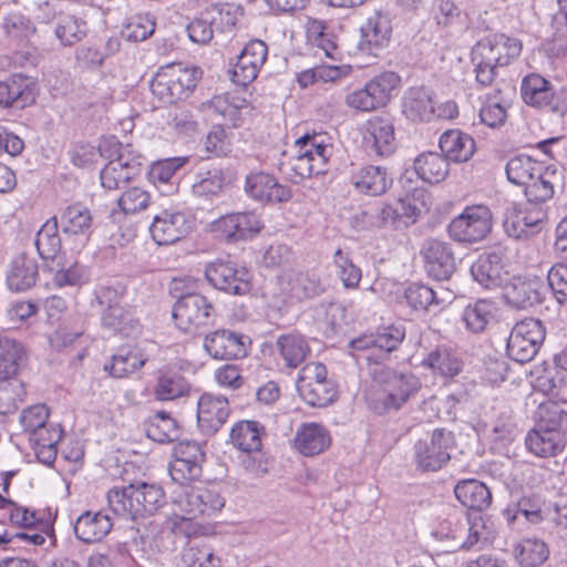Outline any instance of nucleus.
<instances>
[{
  "mask_svg": "<svg viewBox=\"0 0 567 567\" xmlns=\"http://www.w3.org/2000/svg\"><path fill=\"white\" fill-rule=\"evenodd\" d=\"M176 213L164 210L154 217L150 227L153 239L158 245H172L177 241Z\"/></svg>",
  "mask_w": 567,
  "mask_h": 567,
  "instance_id": "4d7b16f0",
  "label": "nucleus"
},
{
  "mask_svg": "<svg viewBox=\"0 0 567 567\" xmlns=\"http://www.w3.org/2000/svg\"><path fill=\"white\" fill-rule=\"evenodd\" d=\"M351 183L360 193L380 196L392 186L393 179L385 167L367 165L353 172Z\"/></svg>",
  "mask_w": 567,
  "mask_h": 567,
  "instance_id": "c756f323",
  "label": "nucleus"
},
{
  "mask_svg": "<svg viewBox=\"0 0 567 567\" xmlns=\"http://www.w3.org/2000/svg\"><path fill=\"white\" fill-rule=\"evenodd\" d=\"M296 155L291 168L300 178L324 174L332 155V146L322 133L305 134L295 143Z\"/></svg>",
  "mask_w": 567,
  "mask_h": 567,
  "instance_id": "20e7f679",
  "label": "nucleus"
},
{
  "mask_svg": "<svg viewBox=\"0 0 567 567\" xmlns=\"http://www.w3.org/2000/svg\"><path fill=\"white\" fill-rule=\"evenodd\" d=\"M268 48L261 40H251L241 50L237 63L231 70V81L240 86H247L258 75L267 60Z\"/></svg>",
  "mask_w": 567,
  "mask_h": 567,
  "instance_id": "4be33fe9",
  "label": "nucleus"
},
{
  "mask_svg": "<svg viewBox=\"0 0 567 567\" xmlns=\"http://www.w3.org/2000/svg\"><path fill=\"white\" fill-rule=\"evenodd\" d=\"M454 493L462 505L472 511L482 512L492 503V493L488 487L474 478L458 482Z\"/></svg>",
  "mask_w": 567,
  "mask_h": 567,
  "instance_id": "4c0bfd02",
  "label": "nucleus"
},
{
  "mask_svg": "<svg viewBox=\"0 0 567 567\" xmlns=\"http://www.w3.org/2000/svg\"><path fill=\"white\" fill-rule=\"evenodd\" d=\"M276 348L289 369L299 367L311 350L306 338L298 332L281 334L277 338Z\"/></svg>",
  "mask_w": 567,
  "mask_h": 567,
  "instance_id": "e433bc0d",
  "label": "nucleus"
},
{
  "mask_svg": "<svg viewBox=\"0 0 567 567\" xmlns=\"http://www.w3.org/2000/svg\"><path fill=\"white\" fill-rule=\"evenodd\" d=\"M413 166L416 175L430 184L443 182L450 169L446 158L435 152L422 153L414 159Z\"/></svg>",
  "mask_w": 567,
  "mask_h": 567,
  "instance_id": "79ce46f5",
  "label": "nucleus"
},
{
  "mask_svg": "<svg viewBox=\"0 0 567 567\" xmlns=\"http://www.w3.org/2000/svg\"><path fill=\"white\" fill-rule=\"evenodd\" d=\"M35 247L40 257L44 260L54 259L61 250V238L59 235V220L56 217L48 219L38 230Z\"/></svg>",
  "mask_w": 567,
  "mask_h": 567,
  "instance_id": "09e8293b",
  "label": "nucleus"
},
{
  "mask_svg": "<svg viewBox=\"0 0 567 567\" xmlns=\"http://www.w3.org/2000/svg\"><path fill=\"white\" fill-rule=\"evenodd\" d=\"M505 514L508 522L522 515L529 523L538 524L549 515V505L538 495L524 496L513 507H508Z\"/></svg>",
  "mask_w": 567,
  "mask_h": 567,
  "instance_id": "de8ad7c7",
  "label": "nucleus"
},
{
  "mask_svg": "<svg viewBox=\"0 0 567 567\" xmlns=\"http://www.w3.org/2000/svg\"><path fill=\"white\" fill-rule=\"evenodd\" d=\"M548 556L547 544L537 538H525L515 548V557L522 567H539Z\"/></svg>",
  "mask_w": 567,
  "mask_h": 567,
  "instance_id": "3c124183",
  "label": "nucleus"
},
{
  "mask_svg": "<svg viewBox=\"0 0 567 567\" xmlns=\"http://www.w3.org/2000/svg\"><path fill=\"white\" fill-rule=\"evenodd\" d=\"M42 23H54V34L64 47L82 41L87 34L86 21L73 13L60 11L52 17H40Z\"/></svg>",
  "mask_w": 567,
  "mask_h": 567,
  "instance_id": "bb28decb",
  "label": "nucleus"
},
{
  "mask_svg": "<svg viewBox=\"0 0 567 567\" xmlns=\"http://www.w3.org/2000/svg\"><path fill=\"white\" fill-rule=\"evenodd\" d=\"M39 277V267L34 258L20 254L11 262L7 275V284L12 291H25L33 287Z\"/></svg>",
  "mask_w": 567,
  "mask_h": 567,
  "instance_id": "2f4dec72",
  "label": "nucleus"
},
{
  "mask_svg": "<svg viewBox=\"0 0 567 567\" xmlns=\"http://www.w3.org/2000/svg\"><path fill=\"white\" fill-rule=\"evenodd\" d=\"M205 453L196 441L179 440V474L184 481H195L202 476V462Z\"/></svg>",
  "mask_w": 567,
  "mask_h": 567,
  "instance_id": "c03bdc74",
  "label": "nucleus"
},
{
  "mask_svg": "<svg viewBox=\"0 0 567 567\" xmlns=\"http://www.w3.org/2000/svg\"><path fill=\"white\" fill-rule=\"evenodd\" d=\"M174 63L167 64L154 78L151 83V91L157 100L164 105L175 104V81L171 79L166 70L172 69Z\"/></svg>",
  "mask_w": 567,
  "mask_h": 567,
  "instance_id": "0e129e2a",
  "label": "nucleus"
},
{
  "mask_svg": "<svg viewBox=\"0 0 567 567\" xmlns=\"http://www.w3.org/2000/svg\"><path fill=\"white\" fill-rule=\"evenodd\" d=\"M427 275L436 280H447L455 271V257L449 243L430 238L421 247Z\"/></svg>",
  "mask_w": 567,
  "mask_h": 567,
  "instance_id": "6ab92c4d",
  "label": "nucleus"
},
{
  "mask_svg": "<svg viewBox=\"0 0 567 567\" xmlns=\"http://www.w3.org/2000/svg\"><path fill=\"white\" fill-rule=\"evenodd\" d=\"M25 361L24 347L16 339L0 336V380L14 377Z\"/></svg>",
  "mask_w": 567,
  "mask_h": 567,
  "instance_id": "58836bf2",
  "label": "nucleus"
},
{
  "mask_svg": "<svg viewBox=\"0 0 567 567\" xmlns=\"http://www.w3.org/2000/svg\"><path fill=\"white\" fill-rule=\"evenodd\" d=\"M545 286L538 278L517 279L505 290L506 303L516 309H527L544 300Z\"/></svg>",
  "mask_w": 567,
  "mask_h": 567,
  "instance_id": "cd10ccee",
  "label": "nucleus"
},
{
  "mask_svg": "<svg viewBox=\"0 0 567 567\" xmlns=\"http://www.w3.org/2000/svg\"><path fill=\"white\" fill-rule=\"evenodd\" d=\"M546 331L540 320L525 318L517 322L507 338V355L516 362L534 359L545 340Z\"/></svg>",
  "mask_w": 567,
  "mask_h": 567,
  "instance_id": "1a4fd4ad",
  "label": "nucleus"
},
{
  "mask_svg": "<svg viewBox=\"0 0 567 567\" xmlns=\"http://www.w3.org/2000/svg\"><path fill=\"white\" fill-rule=\"evenodd\" d=\"M358 48L361 52L378 55L385 48L392 34V21L389 12L374 11L360 29Z\"/></svg>",
  "mask_w": 567,
  "mask_h": 567,
  "instance_id": "412c9836",
  "label": "nucleus"
},
{
  "mask_svg": "<svg viewBox=\"0 0 567 567\" xmlns=\"http://www.w3.org/2000/svg\"><path fill=\"white\" fill-rule=\"evenodd\" d=\"M112 526L111 518L106 514L87 511L76 519L74 533L83 543H95L104 538Z\"/></svg>",
  "mask_w": 567,
  "mask_h": 567,
  "instance_id": "72a5a7b5",
  "label": "nucleus"
},
{
  "mask_svg": "<svg viewBox=\"0 0 567 567\" xmlns=\"http://www.w3.org/2000/svg\"><path fill=\"white\" fill-rule=\"evenodd\" d=\"M251 341L241 332L217 329L204 338V349L215 360H238L248 354Z\"/></svg>",
  "mask_w": 567,
  "mask_h": 567,
  "instance_id": "ddd939ff",
  "label": "nucleus"
},
{
  "mask_svg": "<svg viewBox=\"0 0 567 567\" xmlns=\"http://www.w3.org/2000/svg\"><path fill=\"white\" fill-rule=\"evenodd\" d=\"M179 567H215L213 553L195 542L183 550Z\"/></svg>",
  "mask_w": 567,
  "mask_h": 567,
  "instance_id": "338daca9",
  "label": "nucleus"
},
{
  "mask_svg": "<svg viewBox=\"0 0 567 567\" xmlns=\"http://www.w3.org/2000/svg\"><path fill=\"white\" fill-rule=\"evenodd\" d=\"M466 525V528L453 530L451 535L445 533L443 527L434 532L433 535L439 539L451 537L454 540H458L457 547L466 550L481 542H487L488 532L481 515L468 516Z\"/></svg>",
  "mask_w": 567,
  "mask_h": 567,
  "instance_id": "f704fd0d",
  "label": "nucleus"
},
{
  "mask_svg": "<svg viewBox=\"0 0 567 567\" xmlns=\"http://www.w3.org/2000/svg\"><path fill=\"white\" fill-rule=\"evenodd\" d=\"M421 214L414 195L382 202L375 214V226L380 228L402 229L416 223Z\"/></svg>",
  "mask_w": 567,
  "mask_h": 567,
  "instance_id": "4468645a",
  "label": "nucleus"
},
{
  "mask_svg": "<svg viewBox=\"0 0 567 567\" xmlns=\"http://www.w3.org/2000/svg\"><path fill=\"white\" fill-rule=\"evenodd\" d=\"M363 147L370 156L388 157L396 148L394 125L390 118L373 116L364 125Z\"/></svg>",
  "mask_w": 567,
  "mask_h": 567,
  "instance_id": "f3484780",
  "label": "nucleus"
},
{
  "mask_svg": "<svg viewBox=\"0 0 567 567\" xmlns=\"http://www.w3.org/2000/svg\"><path fill=\"white\" fill-rule=\"evenodd\" d=\"M522 49L523 44L518 39L504 33H496L480 40L474 47L472 54L502 68L517 59Z\"/></svg>",
  "mask_w": 567,
  "mask_h": 567,
  "instance_id": "dca6fc26",
  "label": "nucleus"
},
{
  "mask_svg": "<svg viewBox=\"0 0 567 567\" xmlns=\"http://www.w3.org/2000/svg\"><path fill=\"white\" fill-rule=\"evenodd\" d=\"M542 164L527 155L512 157L505 167L507 178L511 183L525 186L533 179L537 172L542 171Z\"/></svg>",
  "mask_w": 567,
  "mask_h": 567,
  "instance_id": "603ef678",
  "label": "nucleus"
},
{
  "mask_svg": "<svg viewBox=\"0 0 567 567\" xmlns=\"http://www.w3.org/2000/svg\"><path fill=\"white\" fill-rule=\"evenodd\" d=\"M205 276L214 288L229 295L244 296L251 289L248 269L228 259H217L208 264Z\"/></svg>",
  "mask_w": 567,
  "mask_h": 567,
  "instance_id": "9d476101",
  "label": "nucleus"
},
{
  "mask_svg": "<svg viewBox=\"0 0 567 567\" xmlns=\"http://www.w3.org/2000/svg\"><path fill=\"white\" fill-rule=\"evenodd\" d=\"M147 357L136 347H122L104 365V370L114 378H125L144 367Z\"/></svg>",
  "mask_w": 567,
  "mask_h": 567,
  "instance_id": "c9c22d12",
  "label": "nucleus"
},
{
  "mask_svg": "<svg viewBox=\"0 0 567 567\" xmlns=\"http://www.w3.org/2000/svg\"><path fill=\"white\" fill-rule=\"evenodd\" d=\"M539 414L538 423L525 437V445L536 456H556L567 444V411L550 403L540 406Z\"/></svg>",
  "mask_w": 567,
  "mask_h": 567,
  "instance_id": "f03ea898",
  "label": "nucleus"
},
{
  "mask_svg": "<svg viewBox=\"0 0 567 567\" xmlns=\"http://www.w3.org/2000/svg\"><path fill=\"white\" fill-rule=\"evenodd\" d=\"M548 286L556 300L567 303V264L557 262L547 272Z\"/></svg>",
  "mask_w": 567,
  "mask_h": 567,
  "instance_id": "69168bd1",
  "label": "nucleus"
},
{
  "mask_svg": "<svg viewBox=\"0 0 567 567\" xmlns=\"http://www.w3.org/2000/svg\"><path fill=\"white\" fill-rule=\"evenodd\" d=\"M245 192L250 198L262 204L286 203L292 196L289 186L280 184L274 175L265 172L247 175Z\"/></svg>",
  "mask_w": 567,
  "mask_h": 567,
  "instance_id": "aec40b11",
  "label": "nucleus"
},
{
  "mask_svg": "<svg viewBox=\"0 0 567 567\" xmlns=\"http://www.w3.org/2000/svg\"><path fill=\"white\" fill-rule=\"evenodd\" d=\"M177 429L176 421L164 411L157 412L146 427L147 436L158 443H172L175 441Z\"/></svg>",
  "mask_w": 567,
  "mask_h": 567,
  "instance_id": "13d9d810",
  "label": "nucleus"
},
{
  "mask_svg": "<svg viewBox=\"0 0 567 567\" xmlns=\"http://www.w3.org/2000/svg\"><path fill=\"white\" fill-rule=\"evenodd\" d=\"M451 433L436 429L430 437L421 439L414 444V462L422 472L441 470L451 458L449 449Z\"/></svg>",
  "mask_w": 567,
  "mask_h": 567,
  "instance_id": "f8f14e48",
  "label": "nucleus"
},
{
  "mask_svg": "<svg viewBox=\"0 0 567 567\" xmlns=\"http://www.w3.org/2000/svg\"><path fill=\"white\" fill-rule=\"evenodd\" d=\"M212 310V303L203 295L195 292L181 295L179 330L196 334L199 328L208 324Z\"/></svg>",
  "mask_w": 567,
  "mask_h": 567,
  "instance_id": "5701e85b",
  "label": "nucleus"
},
{
  "mask_svg": "<svg viewBox=\"0 0 567 567\" xmlns=\"http://www.w3.org/2000/svg\"><path fill=\"white\" fill-rule=\"evenodd\" d=\"M151 203V194L141 187H131L117 200L121 213L134 215L145 210Z\"/></svg>",
  "mask_w": 567,
  "mask_h": 567,
  "instance_id": "680f3d73",
  "label": "nucleus"
},
{
  "mask_svg": "<svg viewBox=\"0 0 567 567\" xmlns=\"http://www.w3.org/2000/svg\"><path fill=\"white\" fill-rule=\"evenodd\" d=\"M288 295L298 302L313 299L324 292V286L315 274L295 272L288 277Z\"/></svg>",
  "mask_w": 567,
  "mask_h": 567,
  "instance_id": "49530a36",
  "label": "nucleus"
},
{
  "mask_svg": "<svg viewBox=\"0 0 567 567\" xmlns=\"http://www.w3.org/2000/svg\"><path fill=\"white\" fill-rule=\"evenodd\" d=\"M333 265L337 269V276L346 289L352 290L359 287L362 270L353 262L349 252L338 248L333 254Z\"/></svg>",
  "mask_w": 567,
  "mask_h": 567,
  "instance_id": "5fc2aeb1",
  "label": "nucleus"
},
{
  "mask_svg": "<svg viewBox=\"0 0 567 567\" xmlns=\"http://www.w3.org/2000/svg\"><path fill=\"white\" fill-rule=\"evenodd\" d=\"M329 430L316 422L302 423L295 435V449L305 456H316L323 453L331 445Z\"/></svg>",
  "mask_w": 567,
  "mask_h": 567,
  "instance_id": "a878e982",
  "label": "nucleus"
},
{
  "mask_svg": "<svg viewBox=\"0 0 567 567\" xmlns=\"http://www.w3.org/2000/svg\"><path fill=\"white\" fill-rule=\"evenodd\" d=\"M544 217L540 209L528 212L522 209L517 204H511L505 210L503 226L505 233L515 239L527 238L530 228L536 227Z\"/></svg>",
  "mask_w": 567,
  "mask_h": 567,
  "instance_id": "7c9ffc66",
  "label": "nucleus"
},
{
  "mask_svg": "<svg viewBox=\"0 0 567 567\" xmlns=\"http://www.w3.org/2000/svg\"><path fill=\"white\" fill-rule=\"evenodd\" d=\"M104 329L114 334L124 337L135 336L140 332V322L124 307L105 308L101 315Z\"/></svg>",
  "mask_w": 567,
  "mask_h": 567,
  "instance_id": "37998d69",
  "label": "nucleus"
},
{
  "mask_svg": "<svg viewBox=\"0 0 567 567\" xmlns=\"http://www.w3.org/2000/svg\"><path fill=\"white\" fill-rule=\"evenodd\" d=\"M60 221L64 234L86 235L91 229L92 215L87 207L73 204L62 212Z\"/></svg>",
  "mask_w": 567,
  "mask_h": 567,
  "instance_id": "8fccbe9b",
  "label": "nucleus"
},
{
  "mask_svg": "<svg viewBox=\"0 0 567 567\" xmlns=\"http://www.w3.org/2000/svg\"><path fill=\"white\" fill-rule=\"evenodd\" d=\"M523 101L534 109L557 116L567 114V95L563 91H556L550 81L538 73H529L520 84Z\"/></svg>",
  "mask_w": 567,
  "mask_h": 567,
  "instance_id": "423d86ee",
  "label": "nucleus"
},
{
  "mask_svg": "<svg viewBox=\"0 0 567 567\" xmlns=\"http://www.w3.org/2000/svg\"><path fill=\"white\" fill-rule=\"evenodd\" d=\"M154 21L147 14H135L127 19L122 29V35L130 41H144L153 34Z\"/></svg>",
  "mask_w": 567,
  "mask_h": 567,
  "instance_id": "e2e57ef3",
  "label": "nucleus"
},
{
  "mask_svg": "<svg viewBox=\"0 0 567 567\" xmlns=\"http://www.w3.org/2000/svg\"><path fill=\"white\" fill-rule=\"evenodd\" d=\"M507 117L506 109L495 97H487L480 110L481 122L489 127L502 126Z\"/></svg>",
  "mask_w": 567,
  "mask_h": 567,
  "instance_id": "774afa93",
  "label": "nucleus"
},
{
  "mask_svg": "<svg viewBox=\"0 0 567 567\" xmlns=\"http://www.w3.org/2000/svg\"><path fill=\"white\" fill-rule=\"evenodd\" d=\"M107 501L115 514L137 519L154 514L164 504V492L154 484H130L111 489Z\"/></svg>",
  "mask_w": 567,
  "mask_h": 567,
  "instance_id": "7ed1b4c3",
  "label": "nucleus"
},
{
  "mask_svg": "<svg viewBox=\"0 0 567 567\" xmlns=\"http://www.w3.org/2000/svg\"><path fill=\"white\" fill-rule=\"evenodd\" d=\"M197 425L205 435H214L228 420L230 406L224 395L205 393L196 399Z\"/></svg>",
  "mask_w": 567,
  "mask_h": 567,
  "instance_id": "a211bd4d",
  "label": "nucleus"
},
{
  "mask_svg": "<svg viewBox=\"0 0 567 567\" xmlns=\"http://www.w3.org/2000/svg\"><path fill=\"white\" fill-rule=\"evenodd\" d=\"M419 386V381L414 375L389 371L382 398V408L375 406V410L379 413L400 410L410 396L416 393Z\"/></svg>",
  "mask_w": 567,
  "mask_h": 567,
  "instance_id": "b1692460",
  "label": "nucleus"
},
{
  "mask_svg": "<svg viewBox=\"0 0 567 567\" xmlns=\"http://www.w3.org/2000/svg\"><path fill=\"white\" fill-rule=\"evenodd\" d=\"M422 364L445 378H452L462 370V361L447 346L440 344L430 350Z\"/></svg>",
  "mask_w": 567,
  "mask_h": 567,
  "instance_id": "a19ab883",
  "label": "nucleus"
},
{
  "mask_svg": "<svg viewBox=\"0 0 567 567\" xmlns=\"http://www.w3.org/2000/svg\"><path fill=\"white\" fill-rule=\"evenodd\" d=\"M225 497L213 485L198 480L179 481V534L190 538L206 535L209 527L198 519L210 517L225 506Z\"/></svg>",
  "mask_w": 567,
  "mask_h": 567,
  "instance_id": "f257e3e1",
  "label": "nucleus"
},
{
  "mask_svg": "<svg viewBox=\"0 0 567 567\" xmlns=\"http://www.w3.org/2000/svg\"><path fill=\"white\" fill-rule=\"evenodd\" d=\"M177 172V158H165L154 162L148 169V179L163 194Z\"/></svg>",
  "mask_w": 567,
  "mask_h": 567,
  "instance_id": "052dcab7",
  "label": "nucleus"
},
{
  "mask_svg": "<svg viewBox=\"0 0 567 567\" xmlns=\"http://www.w3.org/2000/svg\"><path fill=\"white\" fill-rule=\"evenodd\" d=\"M505 259L506 249L501 246L481 254L471 266L473 279L486 289L502 287L508 280Z\"/></svg>",
  "mask_w": 567,
  "mask_h": 567,
  "instance_id": "2eb2a0df",
  "label": "nucleus"
},
{
  "mask_svg": "<svg viewBox=\"0 0 567 567\" xmlns=\"http://www.w3.org/2000/svg\"><path fill=\"white\" fill-rule=\"evenodd\" d=\"M493 317V303L487 300H477L468 305L462 315L466 329L478 333L482 332Z\"/></svg>",
  "mask_w": 567,
  "mask_h": 567,
  "instance_id": "6e6d98bb",
  "label": "nucleus"
},
{
  "mask_svg": "<svg viewBox=\"0 0 567 567\" xmlns=\"http://www.w3.org/2000/svg\"><path fill=\"white\" fill-rule=\"evenodd\" d=\"M117 152V157L111 159L101 171V185L106 189H117L141 173L142 157L132 156L131 146H123L113 141L109 143Z\"/></svg>",
  "mask_w": 567,
  "mask_h": 567,
  "instance_id": "9b49d317",
  "label": "nucleus"
},
{
  "mask_svg": "<svg viewBox=\"0 0 567 567\" xmlns=\"http://www.w3.org/2000/svg\"><path fill=\"white\" fill-rule=\"evenodd\" d=\"M439 145L447 162H467L475 152L474 138L460 130L444 132L440 137Z\"/></svg>",
  "mask_w": 567,
  "mask_h": 567,
  "instance_id": "473e14b6",
  "label": "nucleus"
},
{
  "mask_svg": "<svg viewBox=\"0 0 567 567\" xmlns=\"http://www.w3.org/2000/svg\"><path fill=\"white\" fill-rule=\"evenodd\" d=\"M404 297L409 306L416 310H429L431 307L443 302L433 288L419 282L409 285Z\"/></svg>",
  "mask_w": 567,
  "mask_h": 567,
  "instance_id": "bf43d9fd",
  "label": "nucleus"
},
{
  "mask_svg": "<svg viewBox=\"0 0 567 567\" xmlns=\"http://www.w3.org/2000/svg\"><path fill=\"white\" fill-rule=\"evenodd\" d=\"M10 89L9 107L21 110L35 102L34 85L31 79L16 74L8 81Z\"/></svg>",
  "mask_w": 567,
  "mask_h": 567,
  "instance_id": "864d4df0",
  "label": "nucleus"
},
{
  "mask_svg": "<svg viewBox=\"0 0 567 567\" xmlns=\"http://www.w3.org/2000/svg\"><path fill=\"white\" fill-rule=\"evenodd\" d=\"M297 390L301 399L313 408H326L338 396L337 385L328 379L327 368L320 362L302 367L297 379Z\"/></svg>",
  "mask_w": 567,
  "mask_h": 567,
  "instance_id": "39448f33",
  "label": "nucleus"
},
{
  "mask_svg": "<svg viewBox=\"0 0 567 567\" xmlns=\"http://www.w3.org/2000/svg\"><path fill=\"white\" fill-rule=\"evenodd\" d=\"M402 113L411 122H430L435 115L432 92L424 86L409 89L402 97Z\"/></svg>",
  "mask_w": 567,
  "mask_h": 567,
  "instance_id": "c85d7f7f",
  "label": "nucleus"
},
{
  "mask_svg": "<svg viewBox=\"0 0 567 567\" xmlns=\"http://www.w3.org/2000/svg\"><path fill=\"white\" fill-rule=\"evenodd\" d=\"M399 84L400 76L396 73H381L367 82L362 89L348 93L344 103L348 107L359 112H373L389 103L392 91Z\"/></svg>",
  "mask_w": 567,
  "mask_h": 567,
  "instance_id": "0eeeda50",
  "label": "nucleus"
},
{
  "mask_svg": "<svg viewBox=\"0 0 567 567\" xmlns=\"http://www.w3.org/2000/svg\"><path fill=\"white\" fill-rule=\"evenodd\" d=\"M559 176L556 169L542 166V171L537 172L524 186V193L529 203L539 204L550 199L555 193V185Z\"/></svg>",
  "mask_w": 567,
  "mask_h": 567,
  "instance_id": "a18cd8bd",
  "label": "nucleus"
},
{
  "mask_svg": "<svg viewBox=\"0 0 567 567\" xmlns=\"http://www.w3.org/2000/svg\"><path fill=\"white\" fill-rule=\"evenodd\" d=\"M262 223L254 212L227 214L214 223L227 241L246 240L260 231Z\"/></svg>",
  "mask_w": 567,
  "mask_h": 567,
  "instance_id": "393cba45",
  "label": "nucleus"
},
{
  "mask_svg": "<svg viewBox=\"0 0 567 567\" xmlns=\"http://www.w3.org/2000/svg\"><path fill=\"white\" fill-rule=\"evenodd\" d=\"M265 426L257 421L243 420L234 424L230 440L234 446L247 453L258 452L261 449V436Z\"/></svg>",
  "mask_w": 567,
  "mask_h": 567,
  "instance_id": "ea45409f",
  "label": "nucleus"
},
{
  "mask_svg": "<svg viewBox=\"0 0 567 567\" xmlns=\"http://www.w3.org/2000/svg\"><path fill=\"white\" fill-rule=\"evenodd\" d=\"M493 215L485 205H472L454 217L447 225L451 239L461 244H475L492 230Z\"/></svg>",
  "mask_w": 567,
  "mask_h": 567,
  "instance_id": "6e6552de",
  "label": "nucleus"
}]
</instances>
